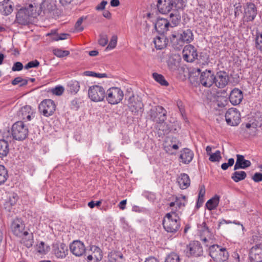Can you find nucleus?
Here are the masks:
<instances>
[{
  "mask_svg": "<svg viewBox=\"0 0 262 262\" xmlns=\"http://www.w3.org/2000/svg\"><path fill=\"white\" fill-rule=\"evenodd\" d=\"M168 21L170 22L169 26L171 27L177 26L180 21V16L171 13L169 17Z\"/></svg>",
  "mask_w": 262,
  "mask_h": 262,
  "instance_id": "58836bf2",
  "label": "nucleus"
},
{
  "mask_svg": "<svg viewBox=\"0 0 262 262\" xmlns=\"http://www.w3.org/2000/svg\"><path fill=\"white\" fill-rule=\"evenodd\" d=\"M40 8L46 12H51L56 9V1L54 0H43L40 5Z\"/></svg>",
  "mask_w": 262,
  "mask_h": 262,
  "instance_id": "cd10ccee",
  "label": "nucleus"
},
{
  "mask_svg": "<svg viewBox=\"0 0 262 262\" xmlns=\"http://www.w3.org/2000/svg\"><path fill=\"white\" fill-rule=\"evenodd\" d=\"M186 202V196L181 195L177 196L174 202L169 203L171 211L165 214L162 221L163 228L167 232L176 233L180 229V216Z\"/></svg>",
  "mask_w": 262,
  "mask_h": 262,
  "instance_id": "f257e3e1",
  "label": "nucleus"
},
{
  "mask_svg": "<svg viewBox=\"0 0 262 262\" xmlns=\"http://www.w3.org/2000/svg\"><path fill=\"white\" fill-rule=\"evenodd\" d=\"M54 54L58 57H63L69 55V51L56 49L53 51Z\"/></svg>",
  "mask_w": 262,
  "mask_h": 262,
  "instance_id": "de8ad7c7",
  "label": "nucleus"
},
{
  "mask_svg": "<svg viewBox=\"0 0 262 262\" xmlns=\"http://www.w3.org/2000/svg\"><path fill=\"white\" fill-rule=\"evenodd\" d=\"M28 80L23 79L20 77H16L12 81V84L13 85L19 84V86H23L28 84Z\"/></svg>",
  "mask_w": 262,
  "mask_h": 262,
  "instance_id": "c03bdc74",
  "label": "nucleus"
},
{
  "mask_svg": "<svg viewBox=\"0 0 262 262\" xmlns=\"http://www.w3.org/2000/svg\"><path fill=\"white\" fill-rule=\"evenodd\" d=\"M39 65V62L37 60H34L29 62L25 66V69H29L32 68L37 67Z\"/></svg>",
  "mask_w": 262,
  "mask_h": 262,
  "instance_id": "6e6d98bb",
  "label": "nucleus"
},
{
  "mask_svg": "<svg viewBox=\"0 0 262 262\" xmlns=\"http://www.w3.org/2000/svg\"><path fill=\"white\" fill-rule=\"evenodd\" d=\"M243 99V94L241 90L234 88L230 94L229 100L232 104L236 105L241 103Z\"/></svg>",
  "mask_w": 262,
  "mask_h": 262,
  "instance_id": "4be33fe9",
  "label": "nucleus"
},
{
  "mask_svg": "<svg viewBox=\"0 0 262 262\" xmlns=\"http://www.w3.org/2000/svg\"><path fill=\"white\" fill-rule=\"evenodd\" d=\"M183 57L187 62H192L197 59L198 55L196 49L191 45H186L182 52Z\"/></svg>",
  "mask_w": 262,
  "mask_h": 262,
  "instance_id": "f8f14e48",
  "label": "nucleus"
},
{
  "mask_svg": "<svg viewBox=\"0 0 262 262\" xmlns=\"http://www.w3.org/2000/svg\"><path fill=\"white\" fill-rule=\"evenodd\" d=\"M237 159L235 164L234 166V170H236L239 169H245L249 167L251 163L249 160H245L244 157L241 155H236Z\"/></svg>",
  "mask_w": 262,
  "mask_h": 262,
  "instance_id": "b1692460",
  "label": "nucleus"
},
{
  "mask_svg": "<svg viewBox=\"0 0 262 262\" xmlns=\"http://www.w3.org/2000/svg\"><path fill=\"white\" fill-rule=\"evenodd\" d=\"M123 96V92L120 88L112 87L107 91L105 97L109 103L116 104L122 100Z\"/></svg>",
  "mask_w": 262,
  "mask_h": 262,
  "instance_id": "6e6552de",
  "label": "nucleus"
},
{
  "mask_svg": "<svg viewBox=\"0 0 262 262\" xmlns=\"http://www.w3.org/2000/svg\"><path fill=\"white\" fill-rule=\"evenodd\" d=\"M20 112L21 115H32L33 113L31 107L29 105L21 107Z\"/></svg>",
  "mask_w": 262,
  "mask_h": 262,
  "instance_id": "5fc2aeb1",
  "label": "nucleus"
},
{
  "mask_svg": "<svg viewBox=\"0 0 262 262\" xmlns=\"http://www.w3.org/2000/svg\"><path fill=\"white\" fill-rule=\"evenodd\" d=\"M28 128L22 121H17L14 123L11 127V135L13 139L23 141L28 135Z\"/></svg>",
  "mask_w": 262,
  "mask_h": 262,
  "instance_id": "423d86ee",
  "label": "nucleus"
},
{
  "mask_svg": "<svg viewBox=\"0 0 262 262\" xmlns=\"http://www.w3.org/2000/svg\"><path fill=\"white\" fill-rule=\"evenodd\" d=\"M49 250V248L48 246L45 247V245L44 242H41L40 244L38 245L37 251L39 253L41 254H46Z\"/></svg>",
  "mask_w": 262,
  "mask_h": 262,
  "instance_id": "603ef678",
  "label": "nucleus"
},
{
  "mask_svg": "<svg viewBox=\"0 0 262 262\" xmlns=\"http://www.w3.org/2000/svg\"><path fill=\"white\" fill-rule=\"evenodd\" d=\"M222 158L220 150H216L214 153L210 155L209 160L211 162H217Z\"/></svg>",
  "mask_w": 262,
  "mask_h": 262,
  "instance_id": "8fccbe9b",
  "label": "nucleus"
},
{
  "mask_svg": "<svg viewBox=\"0 0 262 262\" xmlns=\"http://www.w3.org/2000/svg\"><path fill=\"white\" fill-rule=\"evenodd\" d=\"M69 36L68 34L67 33H61L60 34H57L52 37V40L54 41H58L60 40H64L68 38Z\"/></svg>",
  "mask_w": 262,
  "mask_h": 262,
  "instance_id": "13d9d810",
  "label": "nucleus"
},
{
  "mask_svg": "<svg viewBox=\"0 0 262 262\" xmlns=\"http://www.w3.org/2000/svg\"><path fill=\"white\" fill-rule=\"evenodd\" d=\"M53 252L56 257L64 258L68 253V247L63 243H56L53 245Z\"/></svg>",
  "mask_w": 262,
  "mask_h": 262,
  "instance_id": "a211bd4d",
  "label": "nucleus"
},
{
  "mask_svg": "<svg viewBox=\"0 0 262 262\" xmlns=\"http://www.w3.org/2000/svg\"><path fill=\"white\" fill-rule=\"evenodd\" d=\"M249 257L251 262H261L262 245L258 244L252 247L250 251Z\"/></svg>",
  "mask_w": 262,
  "mask_h": 262,
  "instance_id": "2eb2a0df",
  "label": "nucleus"
},
{
  "mask_svg": "<svg viewBox=\"0 0 262 262\" xmlns=\"http://www.w3.org/2000/svg\"><path fill=\"white\" fill-rule=\"evenodd\" d=\"M128 108L132 113L135 114H142L143 113V106L142 102L139 100H136L134 97H130L128 99Z\"/></svg>",
  "mask_w": 262,
  "mask_h": 262,
  "instance_id": "f3484780",
  "label": "nucleus"
},
{
  "mask_svg": "<svg viewBox=\"0 0 262 262\" xmlns=\"http://www.w3.org/2000/svg\"><path fill=\"white\" fill-rule=\"evenodd\" d=\"M8 178L7 169L2 165H0V185L4 184Z\"/></svg>",
  "mask_w": 262,
  "mask_h": 262,
  "instance_id": "e433bc0d",
  "label": "nucleus"
},
{
  "mask_svg": "<svg viewBox=\"0 0 262 262\" xmlns=\"http://www.w3.org/2000/svg\"><path fill=\"white\" fill-rule=\"evenodd\" d=\"M68 87L71 93H76L79 90V83L76 80H72L68 83Z\"/></svg>",
  "mask_w": 262,
  "mask_h": 262,
  "instance_id": "ea45409f",
  "label": "nucleus"
},
{
  "mask_svg": "<svg viewBox=\"0 0 262 262\" xmlns=\"http://www.w3.org/2000/svg\"><path fill=\"white\" fill-rule=\"evenodd\" d=\"M64 91V88L63 86L58 85L54 88L51 89V92L56 96L61 95Z\"/></svg>",
  "mask_w": 262,
  "mask_h": 262,
  "instance_id": "3c124183",
  "label": "nucleus"
},
{
  "mask_svg": "<svg viewBox=\"0 0 262 262\" xmlns=\"http://www.w3.org/2000/svg\"><path fill=\"white\" fill-rule=\"evenodd\" d=\"M200 58L205 61L206 64L208 63L209 61V57L208 55L201 53L200 54Z\"/></svg>",
  "mask_w": 262,
  "mask_h": 262,
  "instance_id": "338daca9",
  "label": "nucleus"
},
{
  "mask_svg": "<svg viewBox=\"0 0 262 262\" xmlns=\"http://www.w3.org/2000/svg\"><path fill=\"white\" fill-rule=\"evenodd\" d=\"M205 194V188L204 185L200 187L198 199L196 202V207H200L204 202V196Z\"/></svg>",
  "mask_w": 262,
  "mask_h": 262,
  "instance_id": "f704fd0d",
  "label": "nucleus"
},
{
  "mask_svg": "<svg viewBox=\"0 0 262 262\" xmlns=\"http://www.w3.org/2000/svg\"><path fill=\"white\" fill-rule=\"evenodd\" d=\"M193 152L189 148H184L181 152L180 158L184 164L189 163L193 159Z\"/></svg>",
  "mask_w": 262,
  "mask_h": 262,
  "instance_id": "393cba45",
  "label": "nucleus"
},
{
  "mask_svg": "<svg viewBox=\"0 0 262 262\" xmlns=\"http://www.w3.org/2000/svg\"><path fill=\"white\" fill-rule=\"evenodd\" d=\"M232 256L233 258V262H240L239 255L237 252H234Z\"/></svg>",
  "mask_w": 262,
  "mask_h": 262,
  "instance_id": "774afa93",
  "label": "nucleus"
},
{
  "mask_svg": "<svg viewBox=\"0 0 262 262\" xmlns=\"http://www.w3.org/2000/svg\"><path fill=\"white\" fill-rule=\"evenodd\" d=\"M153 79L162 86H167L169 85L168 82L165 79L164 77L158 73H153L152 74Z\"/></svg>",
  "mask_w": 262,
  "mask_h": 262,
  "instance_id": "473e14b6",
  "label": "nucleus"
},
{
  "mask_svg": "<svg viewBox=\"0 0 262 262\" xmlns=\"http://www.w3.org/2000/svg\"><path fill=\"white\" fill-rule=\"evenodd\" d=\"M220 202V196L215 195L213 197L207 201L206 203V206L209 210L215 209L219 205Z\"/></svg>",
  "mask_w": 262,
  "mask_h": 262,
  "instance_id": "7c9ffc66",
  "label": "nucleus"
},
{
  "mask_svg": "<svg viewBox=\"0 0 262 262\" xmlns=\"http://www.w3.org/2000/svg\"><path fill=\"white\" fill-rule=\"evenodd\" d=\"M91 250L92 253L87 256L88 262H99L102 258V254L101 249L97 246H92L91 247Z\"/></svg>",
  "mask_w": 262,
  "mask_h": 262,
  "instance_id": "412c9836",
  "label": "nucleus"
},
{
  "mask_svg": "<svg viewBox=\"0 0 262 262\" xmlns=\"http://www.w3.org/2000/svg\"><path fill=\"white\" fill-rule=\"evenodd\" d=\"M37 6L35 4H30L28 7L22 8L17 12L16 21L22 25H26L30 23L32 18L39 15L36 12Z\"/></svg>",
  "mask_w": 262,
  "mask_h": 262,
  "instance_id": "20e7f679",
  "label": "nucleus"
},
{
  "mask_svg": "<svg viewBox=\"0 0 262 262\" xmlns=\"http://www.w3.org/2000/svg\"><path fill=\"white\" fill-rule=\"evenodd\" d=\"M157 7L161 13H168L173 7V0H158Z\"/></svg>",
  "mask_w": 262,
  "mask_h": 262,
  "instance_id": "aec40b11",
  "label": "nucleus"
},
{
  "mask_svg": "<svg viewBox=\"0 0 262 262\" xmlns=\"http://www.w3.org/2000/svg\"><path fill=\"white\" fill-rule=\"evenodd\" d=\"M107 4V1H102L98 5L96 6V10L98 11L104 10Z\"/></svg>",
  "mask_w": 262,
  "mask_h": 262,
  "instance_id": "e2e57ef3",
  "label": "nucleus"
},
{
  "mask_svg": "<svg viewBox=\"0 0 262 262\" xmlns=\"http://www.w3.org/2000/svg\"><path fill=\"white\" fill-rule=\"evenodd\" d=\"M120 222L121 224L122 227L124 229H127L128 228V224L127 222L125 220V218L122 217L120 219Z\"/></svg>",
  "mask_w": 262,
  "mask_h": 262,
  "instance_id": "69168bd1",
  "label": "nucleus"
},
{
  "mask_svg": "<svg viewBox=\"0 0 262 262\" xmlns=\"http://www.w3.org/2000/svg\"><path fill=\"white\" fill-rule=\"evenodd\" d=\"M83 20V17H80L76 21L75 25V29L77 32H81L83 30L84 28L82 26V23Z\"/></svg>",
  "mask_w": 262,
  "mask_h": 262,
  "instance_id": "864d4df0",
  "label": "nucleus"
},
{
  "mask_svg": "<svg viewBox=\"0 0 262 262\" xmlns=\"http://www.w3.org/2000/svg\"><path fill=\"white\" fill-rule=\"evenodd\" d=\"M257 13V8L253 3H248L245 8L244 17L247 21H252Z\"/></svg>",
  "mask_w": 262,
  "mask_h": 262,
  "instance_id": "6ab92c4d",
  "label": "nucleus"
},
{
  "mask_svg": "<svg viewBox=\"0 0 262 262\" xmlns=\"http://www.w3.org/2000/svg\"><path fill=\"white\" fill-rule=\"evenodd\" d=\"M89 98L94 102H100L103 100L105 97V92L103 88L100 85H94L90 86L89 89Z\"/></svg>",
  "mask_w": 262,
  "mask_h": 262,
  "instance_id": "9d476101",
  "label": "nucleus"
},
{
  "mask_svg": "<svg viewBox=\"0 0 262 262\" xmlns=\"http://www.w3.org/2000/svg\"><path fill=\"white\" fill-rule=\"evenodd\" d=\"M151 115H166V110L161 106H156L151 110Z\"/></svg>",
  "mask_w": 262,
  "mask_h": 262,
  "instance_id": "37998d69",
  "label": "nucleus"
},
{
  "mask_svg": "<svg viewBox=\"0 0 262 262\" xmlns=\"http://www.w3.org/2000/svg\"><path fill=\"white\" fill-rule=\"evenodd\" d=\"M13 11L12 3L10 0H4L0 4V12L4 15H8Z\"/></svg>",
  "mask_w": 262,
  "mask_h": 262,
  "instance_id": "a878e982",
  "label": "nucleus"
},
{
  "mask_svg": "<svg viewBox=\"0 0 262 262\" xmlns=\"http://www.w3.org/2000/svg\"><path fill=\"white\" fill-rule=\"evenodd\" d=\"M202 247L198 241H193L186 246V255L188 257H198L203 254Z\"/></svg>",
  "mask_w": 262,
  "mask_h": 262,
  "instance_id": "9b49d317",
  "label": "nucleus"
},
{
  "mask_svg": "<svg viewBox=\"0 0 262 262\" xmlns=\"http://www.w3.org/2000/svg\"><path fill=\"white\" fill-rule=\"evenodd\" d=\"M9 151V143L5 140H0V158L6 157Z\"/></svg>",
  "mask_w": 262,
  "mask_h": 262,
  "instance_id": "2f4dec72",
  "label": "nucleus"
},
{
  "mask_svg": "<svg viewBox=\"0 0 262 262\" xmlns=\"http://www.w3.org/2000/svg\"><path fill=\"white\" fill-rule=\"evenodd\" d=\"M247 177L244 171H236L231 175V179L236 183L244 180Z\"/></svg>",
  "mask_w": 262,
  "mask_h": 262,
  "instance_id": "72a5a7b5",
  "label": "nucleus"
},
{
  "mask_svg": "<svg viewBox=\"0 0 262 262\" xmlns=\"http://www.w3.org/2000/svg\"><path fill=\"white\" fill-rule=\"evenodd\" d=\"M244 126L247 129L252 127V132H249V136H255L257 133V128L262 126V116H252L249 118L248 122L243 123L241 127L244 128Z\"/></svg>",
  "mask_w": 262,
  "mask_h": 262,
  "instance_id": "1a4fd4ad",
  "label": "nucleus"
},
{
  "mask_svg": "<svg viewBox=\"0 0 262 262\" xmlns=\"http://www.w3.org/2000/svg\"><path fill=\"white\" fill-rule=\"evenodd\" d=\"M18 198L17 195L15 194H13L11 196H10L9 200L6 202L5 208L10 211L12 207L16 204Z\"/></svg>",
  "mask_w": 262,
  "mask_h": 262,
  "instance_id": "c9c22d12",
  "label": "nucleus"
},
{
  "mask_svg": "<svg viewBox=\"0 0 262 262\" xmlns=\"http://www.w3.org/2000/svg\"><path fill=\"white\" fill-rule=\"evenodd\" d=\"M171 142H174L175 143L174 144H172L171 145H170L169 146L171 147L172 149H174V150H177L179 149V144H181V143H180V142L179 141H177L176 138H172V140L171 141Z\"/></svg>",
  "mask_w": 262,
  "mask_h": 262,
  "instance_id": "0e129e2a",
  "label": "nucleus"
},
{
  "mask_svg": "<svg viewBox=\"0 0 262 262\" xmlns=\"http://www.w3.org/2000/svg\"><path fill=\"white\" fill-rule=\"evenodd\" d=\"M255 47L257 49L262 51V33H256Z\"/></svg>",
  "mask_w": 262,
  "mask_h": 262,
  "instance_id": "49530a36",
  "label": "nucleus"
},
{
  "mask_svg": "<svg viewBox=\"0 0 262 262\" xmlns=\"http://www.w3.org/2000/svg\"><path fill=\"white\" fill-rule=\"evenodd\" d=\"M199 74V84L206 88H210L214 82L215 74L213 71L205 70L201 72L199 68L195 70Z\"/></svg>",
  "mask_w": 262,
  "mask_h": 262,
  "instance_id": "0eeeda50",
  "label": "nucleus"
},
{
  "mask_svg": "<svg viewBox=\"0 0 262 262\" xmlns=\"http://www.w3.org/2000/svg\"><path fill=\"white\" fill-rule=\"evenodd\" d=\"M155 48L157 50H161L166 47L167 40L166 37L161 35L160 36L156 37L154 40Z\"/></svg>",
  "mask_w": 262,
  "mask_h": 262,
  "instance_id": "c756f323",
  "label": "nucleus"
},
{
  "mask_svg": "<svg viewBox=\"0 0 262 262\" xmlns=\"http://www.w3.org/2000/svg\"><path fill=\"white\" fill-rule=\"evenodd\" d=\"M225 116L227 123L230 126H237L241 122L240 116H233L232 118H227Z\"/></svg>",
  "mask_w": 262,
  "mask_h": 262,
  "instance_id": "4c0bfd02",
  "label": "nucleus"
},
{
  "mask_svg": "<svg viewBox=\"0 0 262 262\" xmlns=\"http://www.w3.org/2000/svg\"><path fill=\"white\" fill-rule=\"evenodd\" d=\"M177 9H183L186 4V0H174L173 4Z\"/></svg>",
  "mask_w": 262,
  "mask_h": 262,
  "instance_id": "4d7b16f0",
  "label": "nucleus"
},
{
  "mask_svg": "<svg viewBox=\"0 0 262 262\" xmlns=\"http://www.w3.org/2000/svg\"><path fill=\"white\" fill-rule=\"evenodd\" d=\"M23 65L22 63L18 61L14 63L12 68V70L13 71H20L23 69Z\"/></svg>",
  "mask_w": 262,
  "mask_h": 262,
  "instance_id": "bf43d9fd",
  "label": "nucleus"
},
{
  "mask_svg": "<svg viewBox=\"0 0 262 262\" xmlns=\"http://www.w3.org/2000/svg\"><path fill=\"white\" fill-rule=\"evenodd\" d=\"M71 252L76 256H81L85 252V247L83 243L79 241H75L70 246Z\"/></svg>",
  "mask_w": 262,
  "mask_h": 262,
  "instance_id": "dca6fc26",
  "label": "nucleus"
},
{
  "mask_svg": "<svg viewBox=\"0 0 262 262\" xmlns=\"http://www.w3.org/2000/svg\"><path fill=\"white\" fill-rule=\"evenodd\" d=\"M172 46L178 49L181 48L185 43H189L193 39V35L190 29L184 30L182 33L173 32L169 36Z\"/></svg>",
  "mask_w": 262,
  "mask_h": 262,
  "instance_id": "39448f33",
  "label": "nucleus"
},
{
  "mask_svg": "<svg viewBox=\"0 0 262 262\" xmlns=\"http://www.w3.org/2000/svg\"><path fill=\"white\" fill-rule=\"evenodd\" d=\"M252 180L255 182L262 181V173L259 172L255 173L252 177Z\"/></svg>",
  "mask_w": 262,
  "mask_h": 262,
  "instance_id": "052dcab7",
  "label": "nucleus"
},
{
  "mask_svg": "<svg viewBox=\"0 0 262 262\" xmlns=\"http://www.w3.org/2000/svg\"><path fill=\"white\" fill-rule=\"evenodd\" d=\"M229 81V76L225 71H220L215 75L214 83L218 88L222 89L225 88L228 84Z\"/></svg>",
  "mask_w": 262,
  "mask_h": 262,
  "instance_id": "4468645a",
  "label": "nucleus"
},
{
  "mask_svg": "<svg viewBox=\"0 0 262 262\" xmlns=\"http://www.w3.org/2000/svg\"><path fill=\"white\" fill-rule=\"evenodd\" d=\"M56 106L54 102L51 99L43 100L38 106V109L43 115H52L56 110Z\"/></svg>",
  "mask_w": 262,
  "mask_h": 262,
  "instance_id": "ddd939ff",
  "label": "nucleus"
},
{
  "mask_svg": "<svg viewBox=\"0 0 262 262\" xmlns=\"http://www.w3.org/2000/svg\"><path fill=\"white\" fill-rule=\"evenodd\" d=\"M10 228L15 236L21 238V244L27 248L32 246L34 243L33 233L26 230L25 223L21 219H14L11 222Z\"/></svg>",
  "mask_w": 262,
  "mask_h": 262,
  "instance_id": "f03ea898",
  "label": "nucleus"
},
{
  "mask_svg": "<svg viewBox=\"0 0 262 262\" xmlns=\"http://www.w3.org/2000/svg\"><path fill=\"white\" fill-rule=\"evenodd\" d=\"M226 115H240V113L236 108L232 107L228 109Z\"/></svg>",
  "mask_w": 262,
  "mask_h": 262,
  "instance_id": "680f3d73",
  "label": "nucleus"
},
{
  "mask_svg": "<svg viewBox=\"0 0 262 262\" xmlns=\"http://www.w3.org/2000/svg\"><path fill=\"white\" fill-rule=\"evenodd\" d=\"M165 262H180L179 255L174 252L170 253L166 257Z\"/></svg>",
  "mask_w": 262,
  "mask_h": 262,
  "instance_id": "79ce46f5",
  "label": "nucleus"
},
{
  "mask_svg": "<svg viewBox=\"0 0 262 262\" xmlns=\"http://www.w3.org/2000/svg\"><path fill=\"white\" fill-rule=\"evenodd\" d=\"M98 42L100 46L102 47L105 46L108 43L107 35L105 33L100 34Z\"/></svg>",
  "mask_w": 262,
  "mask_h": 262,
  "instance_id": "09e8293b",
  "label": "nucleus"
},
{
  "mask_svg": "<svg viewBox=\"0 0 262 262\" xmlns=\"http://www.w3.org/2000/svg\"><path fill=\"white\" fill-rule=\"evenodd\" d=\"M204 245L209 247V255L215 262H224L229 257V253L225 248H221L218 245L215 244L214 239L209 237V239L206 237L202 239Z\"/></svg>",
  "mask_w": 262,
  "mask_h": 262,
  "instance_id": "7ed1b4c3",
  "label": "nucleus"
},
{
  "mask_svg": "<svg viewBox=\"0 0 262 262\" xmlns=\"http://www.w3.org/2000/svg\"><path fill=\"white\" fill-rule=\"evenodd\" d=\"M199 231L201 236L202 241V239L205 237H206L208 239H209V237H211L214 239V241H215V239L213 237V236L211 235V231L206 226L205 222H203L200 226V227H199Z\"/></svg>",
  "mask_w": 262,
  "mask_h": 262,
  "instance_id": "c85d7f7f",
  "label": "nucleus"
},
{
  "mask_svg": "<svg viewBox=\"0 0 262 262\" xmlns=\"http://www.w3.org/2000/svg\"><path fill=\"white\" fill-rule=\"evenodd\" d=\"M169 25L170 22L167 18H161L157 20L155 24V28L159 33L163 34L168 31Z\"/></svg>",
  "mask_w": 262,
  "mask_h": 262,
  "instance_id": "5701e85b",
  "label": "nucleus"
},
{
  "mask_svg": "<svg viewBox=\"0 0 262 262\" xmlns=\"http://www.w3.org/2000/svg\"><path fill=\"white\" fill-rule=\"evenodd\" d=\"M117 36L116 35H114L112 36L111 40L107 46L106 50H111L114 49L117 43Z\"/></svg>",
  "mask_w": 262,
  "mask_h": 262,
  "instance_id": "a18cd8bd",
  "label": "nucleus"
},
{
  "mask_svg": "<svg viewBox=\"0 0 262 262\" xmlns=\"http://www.w3.org/2000/svg\"><path fill=\"white\" fill-rule=\"evenodd\" d=\"M177 182L181 189H185L189 186L190 180L188 174L183 173L178 177Z\"/></svg>",
  "mask_w": 262,
  "mask_h": 262,
  "instance_id": "bb28decb",
  "label": "nucleus"
},
{
  "mask_svg": "<svg viewBox=\"0 0 262 262\" xmlns=\"http://www.w3.org/2000/svg\"><path fill=\"white\" fill-rule=\"evenodd\" d=\"M152 117V119L158 123L159 125L157 126L160 129L161 127H164L165 125V123H164L165 117V116H151Z\"/></svg>",
  "mask_w": 262,
  "mask_h": 262,
  "instance_id": "a19ab883",
  "label": "nucleus"
}]
</instances>
